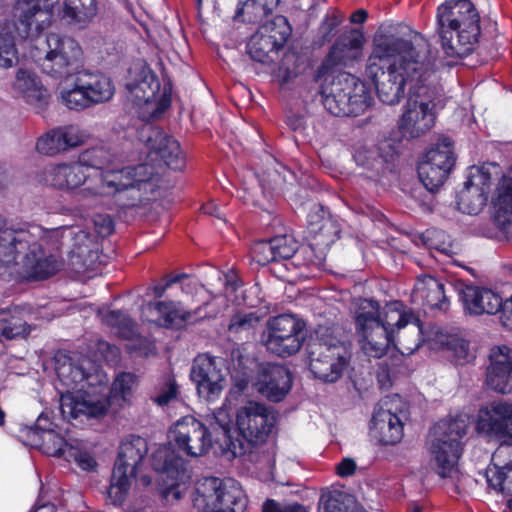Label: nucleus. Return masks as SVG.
Segmentation results:
<instances>
[{"label": "nucleus", "mask_w": 512, "mask_h": 512, "mask_svg": "<svg viewBox=\"0 0 512 512\" xmlns=\"http://www.w3.org/2000/svg\"><path fill=\"white\" fill-rule=\"evenodd\" d=\"M354 319L361 350L372 358L385 355L390 344L401 354L410 355L426 338L420 319L397 301L381 310L377 301L359 299Z\"/></svg>", "instance_id": "obj_3"}, {"label": "nucleus", "mask_w": 512, "mask_h": 512, "mask_svg": "<svg viewBox=\"0 0 512 512\" xmlns=\"http://www.w3.org/2000/svg\"><path fill=\"white\" fill-rule=\"evenodd\" d=\"M60 129L66 151L87 144L91 138L89 133L75 125L62 126Z\"/></svg>", "instance_id": "obj_58"}, {"label": "nucleus", "mask_w": 512, "mask_h": 512, "mask_svg": "<svg viewBox=\"0 0 512 512\" xmlns=\"http://www.w3.org/2000/svg\"><path fill=\"white\" fill-rule=\"evenodd\" d=\"M353 158L357 165L375 172V175L367 176V178L379 182L385 174L386 161L377 150L360 147L355 151Z\"/></svg>", "instance_id": "obj_44"}, {"label": "nucleus", "mask_w": 512, "mask_h": 512, "mask_svg": "<svg viewBox=\"0 0 512 512\" xmlns=\"http://www.w3.org/2000/svg\"><path fill=\"white\" fill-rule=\"evenodd\" d=\"M490 367L512 372V348L508 346L494 347L490 352Z\"/></svg>", "instance_id": "obj_59"}, {"label": "nucleus", "mask_w": 512, "mask_h": 512, "mask_svg": "<svg viewBox=\"0 0 512 512\" xmlns=\"http://www.w3.org/2000/svg\"><path fill=\"white\" fill-rule=\"evenodd\" d=\"M327 251L326 248L314 245L311 241H307V245L296 252L292 264L314 266L320 269L325 263Z\"/></svg>", "instance_id": "obj_49"}, {"label": "nucleus", "mask_w": 512, "mask_h": 512, "mask_svg": "<svg viewBox=\"0 0 512 512\" xmlns=\"http://www.w3.org/2000/svg\"><path fill=\"white\" fill-rule=\"evenodd\" d=\"M398 402H401L398 395L386 397L372 416L371 430L384 445L396 444L403 436V424L399 416L392 412L393 404Z\"/></svg>", "instance_id": "obj_20"}, {"label": "nucleus", "mask_w": 512, "mask_h": 512, "mask_svg": "<svg viewBox=\"0 0 512 512\" xmlns=\"http://www.w3.org/2000/svg\"><path fill=\"white\" fill-rule=\"evenodd\" d=\"M61 134V129L58 127L41 136L36 143L37 151L48 156L66 151Z\"/></svg>", "instance_id": "obj_52"}, {"label": "nucleus", "mask_w": 512, "mask_h": 512, "mask_svg": "<svg viewBox=\"0 0 512 512\" xmlns=\"http://www.w3.org/2000/svg\"><path fill=\"white\" fill-rule=\"evenodd\" d=\"M477 429L504 442L512 441V404L494 401L478 412Z\"/></svg>", "instance_id": "obj_19"}, {"label": "nucleus", "mask_w": 512, "mask_h": 512, "mask_svg": "<svg viewBox=\"0 0 512 512\" xmlns=\"http://www.w3.org/2000/svg\"><path fill=\"white\" fill-rule=\"evenodd\" d=\"M212 419L214 422H211V425H217L223 431V434L227 438H230L232 422L231 415L228 411L227 403H224L222 407H220L216 412H214Z\"/></svg>", "instance_id": "obj_63"}, {"label": "nucleus", "mask_w": 512, "mask_h": 512, "mask_svg": "<svg viewBox=\"0 0 512 512\" xmlns=\"http://www.w3.org/2000/svg\"><path fill=\"white\" fill-rule=\"evenodd\" d=\"M441 94L429 82L409 88L407 102L398 122L400 132L410 138H418L435 125L436 108Z\"/></svg>", "instance_id": "obj_8"}, {"label": "nucleus", "mask_w": 512, "mask_h": 512, "mask_svg": "<svg viewBox=\"0 0 512 512\" xmlns=\"http://www.w3.org/2000/svg\"><path fill=\"white\" fill-rule=\"evenodd\" d=\"M364 41L363 34L356 30L340 35L314 73V81L321 83L322 103L334 116H358L372 103L366 84L340 70L362 57Z\"/></svg>", "instance_id": "obj_2"}, {"label": "nucleus", "mask_w": 512, "mask_h": 512, "mask_svg": "<svg viewBox=\"0 0 512 512\" xmlns=\"http://www.w3.org/2000/svg\"><path fill=\"white\" fill-rule=\"evenodd\" d=\"M274 253L276 256V261L278 260H288L296 255L298 245L295 239L289 235H279L271 239Z\"/></svg>", "instance_id": "obj_57"}, {"label": "nucleus", "mask_w": 512, "mask_h": 512, "mask_svg": "<svg viewBox=\"0 0 512 512\" xmlns=\"http://www.w3.org/2000/svg\"><path fill=\"white\" fill-rule=\"evenodd\" d=\"M148 145L151 148L150 156L155 155L168 168L182 171L186 167V155L173 137L157 130L148 137Z\"/></svg>", "instance_id": "obj_24"}, {"label": "nucleus", "mask_w": 512, "mask_h": 512, "mask_svg": "<svg viewBox=\"0 0 512 512\" xmlns=\"http://www.w3.org/2000/svg\"><path fill=\"white\" fill-rule=\"evenodd\" d=\"M342 22L341 15L334 12L327 15L319 27L320 43L324 44L330 42L336 34V29Z\"/></svg>", "instance_id": "obj_62"}, {"label": "nucleus", "mask_w": 512, "mask_h": 512, "mask_svg": "<svg viewBox=\"0 0 512 512\" xmlns=\"http://www.w3.org/2000/svg\"><path fill=\"white\" fill-rule=\"evenodd\" d=\"M413 295L423 305L432 309H445L446 296L443 284L432 276H422L416 281Z\"/></svg>", "instance_id": "obj_31"}, {"label": "nucleus", "mask_w": 512, "mask_h": 512, "mask_svg": "<svg viewBox=\"0 0 512 512\" xmlns=\"http://www.w3.org/2000/svg\"><path fill=\"white\" fill-rule=\"evenodd\" d=\"M18 61V51L12 33L0 31V68L8 69Z\"/></svg>", "instance_id": "obj_53"}, {"label": "nucleus", "mask_w": 512, "mask_h": 512, "mask_svg": "<svg viewBox=\"0 0 512 512\" xmlns=\"http://www.w3.org/2000/svg\"><path fill=\"white\" fill-rule=\"evenodd\" d=\"M467 424L455 418L439 421L429 434L430 464L436 473L449 477L461 455L460 440L466 435Z\"/></svg>", "instance_id": "obj_9"}, {"label": "nucleus", "mask_w": 512, "mask_h": 512, "mask_svg": "<svg viewBox=\"0 0 512 512\" xmlns=\"http://www.w3.org/2000/svg\"><path fill=\"white\" fill-rule=\"evenodd\" d=\"M67 461H74L82 470H93L97 463L91 454L82 449V442L74 439L72 446L64 458Z\"/></svg>", "instance_id": "obj_56"}, {"label": "nucleus", "mask_w": 512, "mask_h": 512, "mask_svg": "<svg viewBox=\"0 0 512 512\" xmlns=\"http://www.w3.org/2000/svg\"><path fill=\"white\" fill-rule=\"evenodd\" d=\"M139 76V79L128 82L126 89L139 104L150 103L160 91V81L152 70L145 67L141 69Z\"/></svg>", "instance_id": "obj_33"}, {"label": "nucleus", "mask_w": 512, "mask_h": 512, "mask_svg": "<svg viewBox=\"0 0 512 512\" xmlns=\"http://www.w3.org/2000/svg\"><path fill=\"white\" fill-rule=\"evenodd\" d=\"M113 160V154L102 143L83 150L79 155L81 166L103 169Z\"/></svg>", "instance_id": "obj_48"}, {"label": "nucleus", "mask_w": 512, "mask_h": 512, "mask_svg": "<svg viewBox=\"0 0 512 512\" xmlns=\"http://www.w3.org/2000/svg\"><path fill=\"white\" fill-rule=\"evenodd\" d=\"M14 87L23 94L26 102L36 107H43L47 104L48 93L38 78L31 72L19 69L16 74Z\"/></svg>", "instance_id": "obj_32"}, {"label": "nucleus", "mask_w": 512, "mask_h": 512, "mask_svg": "<svg viewBox=\"0 0 512 512\" xmlns=\"http://www.w3.org/2000/svg\"><path fill=\"white\" fill-rule=\"evenodd\" d=\"M293 377L290 370L278 364L264 365L256 382L258 392L272 402L283 400L292 388Z\"/></svg>", "instance_id": "obj_21"}, {"label": "nucleus", "mask_w": 512, "mask_h": 512, "mask_svg": "<svg viewBox=\"0 0 512 512\" xmlns=\"http://www.w3.org/2000/svg\"><path fill=\"white\" fill-rule=\"evenodd\" d=\"M491 168L496 170L500 167L496 163H485L481 166L473 165L469 167L464 182V188L467 190L475 188L479 190V192L489 190L492 183Z\"/></svg>", "instance_id": "obj_45"}, {"label": "nucleus", "mask_w": 512, "mask_h": 512, "mask_svg": "<svg viewBox=\"0 0 512 512\" xmlns=\"http://www.w3.org/2000/svg\"><path fill=\"white\" fill-rule=\"evenodd\" d=\"M351 359L348 347L339 341L314 344L310 351V371L315 378L334 383L347 370Z\"/></svg>", "instance_id": "obj_14"}, {"label": "nucleus", "mask_w": 512, "mask_h": 512, "mask_svg": "<svg viewBox=\"0 0 512 512\" xmlns=\"http://www.w3.org/2000/svg\"><path fill=\"white\" fill-rule=\"evenodd\" d=\"M146 453L147 443L142 437L131 436L122 441L108 489V497L114 505H121L125 501Z\"/></svg>", "instance_id": "obj_10"}, {"label": "nucleus", "mask_w": 512, "mask_h": 512, "mask_svg": "<svg viewBox=\"0 0 512 512\" xmlns=\"http://www.w3.org/2000/svg\"><path fill=\"white\" fill-rule=\"evenodd\" d=\"M252 258L260 265L276 261L272 240L259 241L251 249Z\"/></svg>", "instance_id": "obj_61"}, {"label": "nucleus", "mask_w": 512, "mask_h": 512, "mask_svg": "<svg viewBox=\"0 0 512 512\" xmlns=\"http://www.w3.org/2000/svg\"><path fill=\"white\" fill-rule=\"evenodd\" d=\"M433 349H444L450 352L456 364L467 363L470 358L468 342L457 334L448 333L438 326H432L425 338Z\"/></svg>", "instance_id": "obj_27"}, {"label": "nucleus", "mask_w": 512, "mask_h": 512, "mask_svg": "<svg viewBox=\"0 0 512 512\" xmlns=\"http://www.w3.org/2000/svg\"><path fill=\"white\" fill-rule=\"evenodd\" d=\"M276 423V415L267 405L249 401L235 413V429L247 446L265 443Z\"/></svg>", "instance_id": "obj_13"}, {"label": "nucleus", "mask_w": 512, "mask_h": 512, "mask_svg": "<svg viewBox=\"0 0 512 512\" xmlns=\"http://www.w3.org/2000/svg\"><path fill=\"white\" fill-rule=\"evenodd\" d=\"M0 216V276L7 272L25 279H46L58 270V264L48 256L33 235L26 230L4 228Z\"/></svg>", "instance_id": "obj_4"}, {"label": "nucleus", "mask_w": 512, "mask_h": 512, "mask_svg": "<svg viewBox=\"0 0 512 512\" xmlns=\"http://www.w3.org/2000/svg\"><path fill=\"white\" fill-rule=\"evenodd\" d=\"M194 503L206 512H243L247 500L235 481L206 477L197 482Z\"/></svg>", "instance_id": "obj_11"}, {"label": "nucleus", "mask_w": 512, "mask_h": 512, "mask_svg": "<svg viewBox=\"0 0 512 512\" xmlns=\"http://www.w3.org/2000/svg\"><path fill=\"white\" fill-rule=\"evenodd\" d=\"M418 176L428 192H435L443 186L450 172L439 166L421 160L418 164Z\"/></svg>", "instance_id": "obj_47"}, {"label": "nucleus", "mask_w": 512, "mask_h": 512, "mask_svg": "<svg viewBox=\"0 0 512 512\" xmlns=\"http://www.w3.org/2000/svg\"><path fill=\"white\" fill-rule=\"evenodd\" d=\"M78 86L86 93L92 105L109 101L115 92L110 77L99 71L79 70L76 74Z\"/></svg>", "instance_id": "obj_26"}, {"label": "nucleus", "mask_w": 512, "mask_h": 512, "mask_svg": "<svg viewBox=\"0 0 512 512\" xmlns=\"http://www.w3.org/2000/svg\"><path fill=\"white\" fill-rule=\"evenodd\" d=\"M512 473V445L502 444L492 454L491 463L486 469L489 487L496 492L504 491V482Z\"/></svg>", "instance_id": "obj_29"}, {"label": "nucleus", "mask_w": 512, "mask_h": 512, "mask_svg": "<svg viewBox=\"0 0 512 512\" xmlns=\"http://www.w3.org/2000/svg\"><path fill=\"white\" fill-rule=\"evenodd\" d=\"M263 512H307L306 509L299 504H281L275 500H267L263 504Z\"/></svg>", "instance_id": "obj_64"}, {"label": "nucleus", "mask_w": 512, "mask_h": 512, "mask_svg": "<svg viewBox=\"0 0 512 512\" xmlns=\"http://www.w3.org/2000/svg\"><path fill=\"white\" fill-rule=\"evenodd\" d=\"M486 384L498 393H509L512 390V372L488 366Z\"/></svg>", "instance_id": "obj_54"}, {"label": "nucleus", "mask_w": 512, "mask_h": 512, "mask_svg": "<svg viewBox=\"0 0 512 512\" xmlns=\"http://www.w3.org/2000/svg\"><path fill=\"white\" fill-rule=\"evenodd\" d=\"M74 249L71 261L74 266L79 265V270L93 271L99 261L98 244L95 237L84 230L73 231Z\"/></svg>", "instance_id": "obj_28"}, {"label": "nucleus", "mask_w": 512, "mask_h": 512, "mask_svg": "<svg viewBox=\"0 0 512 512\" xmlns=\"http://www.w3.org/2000/svg\"><path fill=\"white\" fill-rule=\"evenodd\" d=\"M137 385V377L134 374L129 372L119 373L112 383L109 397L106 396L108 408L111 406L121 408L129 404Z\"/></svg>", "instance_id": "obj_35"}, {"label": "nucleus", "mask_w": 512, "mask_h": 512, "mask_svg": "<svg viewBox=\"0 0 512 512\" xmlns=\"http://www.w3.org/2000/svg\"><path fill=\"white\" fill-rule=\"evenodd\" d=\"M54 5L53 0H16L13 12L21 36H37L49 27L53 20Z\"/></svg>", "instance_id": "obj_16"}, {"label": "nucleus", "mask_w": 512, "mask_h": 512, "mask_svg": "<svg viewBox=\"0 0 512 512\" xmlns=\"http://www.w3.org/2000/svg\"><path fill=\"white\" fill-rule=\"evenodd\" d=\"M490 214L496 226L512 237V194H490Z\"/></svg>", "instance_id": "obj_36"}, {"label": "nucleus", "mask_w": 512, "mask_h": 512, "mask_svg": "<svg viewBox=\"0 0 512 512\" xmlns=\"http://www.w3.org/2000/svg\"><path fill=\"white\" fill-rule=\"evenodd\" d=\"M97 14L96 0H65L63 17L85 27Z\"/></svg>", "instance_id": "obj_39"}, {"label": "nucleus", "mask_w": 512, "mask_h": 512, "mask_svg": "<svg viewBox=\"0 0 512 512\" xmlns=\"http://www.w3.org/2000/svg\"><path fill=\"white\" fill-rule=\"evenodd\" d=\"M460 298L464 310L469 314H495L502 306V297L492 289L480 286H465Z\"/></svg>", "instance_id": "obj_23"}, {"label": "nucleus", "mask_w": 512, "mask_h": 512, "mask_svg": "<svg viewBox=\"0 0 512 512\" xmlns=\"http://www.w3.org/2000/svg\"><path fill=\"white\" fill-rule=\"evenodd\" d=\"M30 55L41 71L54 79H67L84 66L80 44L70 36L49 33L37 36Z\"/></svg>", "instance_id": "obj_7"}, {"label": "nucleus", "mask_w": 512, "mask_h": 512, "mask_svg": "<svg viewBox=\"0 0 512 512\" xmlns=\"http://www.w3.org/2000/svg\"><path fill=\"white\" fill-rule=\"evenodd\" d=\"M422 160L451 173L456 163L453 141L446 136L440 137L438 142L425 153Z\"/></svg>", "instance_id": "obj_38"}, {"label": "nucleus", "mask_w": 512, "mask_h": 512, "mask_svg": "<svg viewBox=\"0 0 512 512\" xmlns=\"http://www.w3.org/2000/svg\"><path fill=\"white\" fill-rule=\"evenodd\" d=\"M305 323L291 314H280L267 320L261 335L265 349L278 357H290L301 349L305 340Z\"/></svg>", "instance_id": "obj_12"}, {"label": "nucleus", "mask_w": 512, "mask_h": 512, "mask_svg": "<svg viewBox=\"0 0 512 512\" xmlns=\"http://www.w3.org/2000/svg\"><path fill=\"white\" fill-rule=\"evenodd\" d=\"M259 29L273 41L274 45L282 49L292 34V27L283 15H276L270 20L262 22Z\"/></svg>", "instance_id": "obj_43"}, {"label": "nucleus", "mask_w": 512, "mask_h": 512, "mask_svg": "<svg viewBox=\"0 0 512 512\" xmlns=\"http://www.w3.org/2000/svg\"><path fill=\"white\" fill-rule=\"evenodd\" d=\"M143 311L155 312L157 314L155 322L165 328L180 329L196 320V312L185 309L180 302L175 301L149 302L144 306Z\"/></svg>", "instance_id": "obj_25"}, {"label": "nucleus", "mask_w": 512, "mask_h": 512, "mask_svg": "<svg viewBox=\"0 0 512 512\" xmlns=\"http://www.w3.org/2000/svg\"><path fill=\"white\" fill-rule=\"evenodd\" d=\"M182 466V459L176 457L169 447L162 446L153 454L154 469L166 473L172 479H178Z\"/></svg>", "instance_id": "obj_46"}, {"label": "nucleus", "mask_w": 512, "mask_h": 512, "mask_svg": "<svg viewBox=\"0 0 512 512\" xmlns=\"http://www.w3.org/2000/svg\"><path fill=\"white\" fill-rule=\"evenodd\" d=\"M123 176L124 177H121L119 192L128 189L154 192V188L152 187L154 172L148 164H139L134 167L123 168Z\"/></svg>", "instance_id": "obj_34"}, {"label": "nucleus", "mask_w": 512, "mask_h": 512, "mask_svg": "<svg viewBox=\"0 0 512 512\" xmlns=\"http://www.w3.org/2000/svg\"><path fill=\"white\" fill-rule=\"evenodd\" d=\"M83 89L78 86L75 78L73 88L61 92V100L65 106L72 110H83L93 106Z\"/></svg>", "instance_id": "obj_55"}, {"label": "nucleus", "mask_w": 512, "mask_h": 512, "mask_svg": "<svg viewBox=\"0 0 512 512\" xmlns=\"http://www.w3.org/2000/svg\"><path fill=\"white\" fill-rule=\"evenodd\" d=\"M60 394V410L64 418L71 420L81 416L96 418L106 414L107 388L102 380L94 383V377L86 374L81 366L70 360L58 362L56 367Z\"/></svg>", "instance_id": "obj_5"}, {"label": "nucleus", "mask_w": 512, "mask_h": 512, "mask_svg": "<svg viewBox=\"0 0 512 512\" xmlns=\"http://www.w3.org/2000/svg\"><path fill=\"white\" fill-rule=\"evenodd\" d=\"M342 221L320 204H312L307 215L306 241L329 250L339 238Z\"/></svg>", "instance_id": "obj_18"}, {"label": "nucleus", "mask_w": 512, "mask_h": 512, "mask_svg": "<svg viewBox=\"0 0 512 512\" xmlns=\"http://www.w3.org/2000/svg\"><path fill=\"white\" fill-rule=\"evenodd\" d=\"M421 241L429 250H434L439 254L451 257L458 252V245L452 242L450 236L446 232L430 228L421 236Z\"/></svg>", "instance_id": "obj_42"}, {"label": "nucleus", "mask_w": 512, "mask_h": 512, "mask_svg": "<svg viewBox=\"0 0 512 512\" xmlns=\"http://www.w3.org/2000/svg\"><path fill=\"white\" fill-rule=\"evenodd\" d=\"M436 54L420 33L409 39L382 34L375 38L367 72L375 83L381 102L395 105L405 95V86L424 85L436 72Z\"/></svg>", "instance_id": "obj_1"}, {"label": "nucleus", "mask_w": 512, "mask_h": 512, "mask_svg": "<svg viewBox=\"0 0 512 512\" xmlns=\"http://www.w3.org/2000/svg\"><path fill=\"white\" fill-rule=\"evenodd\" d=\"M50 186L58 190H75L84 184L86 175L79 163H62L48 172Z\"/></svg>", "instance_id": "obj_30"}, {"label": "nucleus", "mask_w": 512, "mask_h": 512, "mask_svg": "<svg viewBox=\"0 0 512 512\" xmlns=\"http://www.w3.org/2000/svg\"><path fill=\"white\" fill-rule=\"evenodd\" d=\"M169 433L178 449L192 457L206 454L212 445L208 428L192 416L179 419Z\"/></svg>", "instance_id": "obj_17"}, {"label": "nucleus", "mask_w": 512, "mask_h": 512, "mask_svg": "<svg viewBox=\"0 0 512 512\" xmlns=\"http://www.w3.org/2000/svg\"><path fill=\"white\" fill-rule=\"evenodd\" d=\"M102 321L114 328L123 338H131L135 334V325L130 317L122 311L111 310L102 313Z\"/></svg>", "instance_id": "obj_50"}, {"label": "nucleus", "mask_w": 512, "mask_h": 512, "mask_svg": "<svg viewBox=\"0 0 512 512\" xmlns=\"http://www.w3.org/2000/svg\"><path fill=\"white\" fill-rule=\"evenodd\" d=\"M260 321L256 312H238L230 320L229 330L239 332L254 328Z\"/></svg>", "instance_id": "obj_60"}, {"label": "nucleus", "mask_w": 512, "mask_h": 512, "mask_svg": "<svg viewBox=\"0 0 512 512\" xmlns=\"http://www.w3.org/2000/svg\"><path fill=\"white\" fill-rule=\"evenodd\" d=\"M489 194H455L454 208L463 214L477 215L482 211Z\"/></svg>", "instance_id": "obj_51"}, {"label": "nucleus", "mask_w": 512, "mask_h": 512, "mask_svg": "<svg viewBox=\"0 0 512 512\" xmlns=\"http://www.w3.org/2000/svg\"><path fill=\"white\" fill-rule=\"evenodd\" d=\"M43 422H47V419L40 416L36 426L28 430L26 445L38 448L49 456L65 458L74 439L62 436L53 428L45 427Z\"/></svg>", "instance_id": "obj_22"}, {"label": "nucleus", "mask_w": 512, "mask_h": 512, "mask_svg": "<svg viewBox=\"0 0 512 512\" xmlns=\"http://www.w3.org/2000/svg\"><path fill=\"white\" fill-rule=\"evenodd\" d=\"M190 378L196 385L198 395L208 402L221 396L226 383L221 360L208 353L195 357Z\"/></svg>", "instance_id": "obj_15"}, {"label": "nucleus", "mask_w": 512, "mask_h": 512, "mask_svg": "<svg viewBox=\"0 0 512 512\" xmlns=\"http://www.w3.org/2000/svg\"><path fill=\"white\" fill-rule=\"evenodd\" d=\"M272 12L258 0H240L233 19L237 22L261 25Z\"/></svg>", "instance_id": "obj_41"}, {"label": "nucleus", "mask_w": 512, "mask_h": 512, "mask_svg": "<svg viewBox=\"0 0 512 512\" xmlns=\"http://www.w3.org/2000/svg\"><path fill=\"white\" fill-rule=\"evenodd\" d=\"M437 34L447 57L463 58L478 47L480 15L470 0H450L437 8Z\"/></svg>", "instance_id": "obj_6"}, {"label": "nucleus", "mask_w": 512, "mask_h": 512, "mask_svg": "<svg viewBox=\"0 0 512 512\" xmlns=\"http://www.w3.org/2000/svg\"><path fill=\"white\" fill-rule=\"evenodd\" d=\"M247 53L252 60L260 63H268L272 61L271 53H276L281 50L274 45L273 41L261 31L259 28L250 37L247 46Z\"/></svg>", "instance_id": "obj_40"}, {"label": "nucleus", "mask_w": 512, "mask_h": 512, "mask_svg": "<svg viewBox=\"0 0 512 512\" xmlns=\"http://www.w3.org/2000/svg\"><path fill=\"white\" fill-rule=\"evenodd\" d=\"M26 311L19 307L9 309L0 317V335L5 339L26 337L30 327L25 320Z\"/></svg>", "instance_id": "obj_37"}]
</instances>
